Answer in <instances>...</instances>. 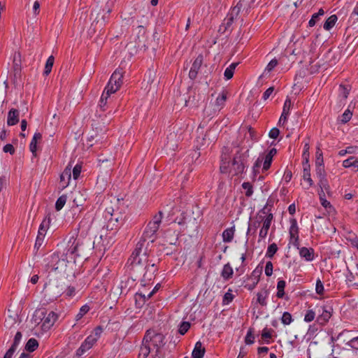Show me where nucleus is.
Instances as JSON below:
<instances>
[{
  "mask_svg": "<svg viewBox=\"0 0 358 358\" xmlns=\"http://www.w3.org/2000/svg\"><path fill=\"white\" fill-rule=\"evenodd\" d=\"M163 213L159 211L155 215L147 226L139 241L136 245L131 255L129 258L131 270L136 277L142 276V282L145 285L147 281L152 280L158 267L155 262L148 259L150 250L149 246L157 238V232L161 225Z\"/></svg>",
  "mask_w": 358,
  "mask_h": 358,
  "instance_id": "nucleus-1",
  "label": "nucleus"
},
{
  "mask_svg": "<svg viewBox=\"0 0 358 358\" xmlns=\"http://www.w3.org/2000/svg\"><path fill=\"white\" fill-rule=\"evenodd\" d=\"M58 319V315L54 311L47 312L44 308L36 309L32 315L31 322L36 327L41 329V334H45L49 331ZM35 334H39L36 330Z\"/></svg>",
  "mask_w": 358,
  "mask_h": 358,
  "instance_id": "nucleus-2",
  "label": "nucleus"
},
{
  "mask_svg": "<svg viewBox=\"0 0 358 358\" xmlns=\"http://www.w3.org/2000/svg\"><path fill=\"white\" fill-rule=\"evenodd\" d=\"M123 71L122 69H116L106 86L99 101V106L102 110H105V106L107 103V99L112 94L115 93L122 84Z\"/></svg>",
  "mask_w": 358,
  "mask_h": 358,
  "instance_id": "nucleus-3",
  "label": "nucleus"
},
{
  "mask_svg": "<svg viewBox=\"0 0 358 358\" xmlns=\"http://www.w3.org/2000/svg\"><path fill=\"white\" fill-rule=\"evenodd\" d=\"M248 150L245 153H241L237 152L233 159L231 166L229 169V162H224L222 159V164L220 165V171L222 173L229 172L233 176H238L242 174L246 167L247 159L248 157Z\"/></svg>",
  "mask_w": 358,
  "mask_h": 358,
  "instance_id": "nucleus-4",
  "label": "nucleus"
},
{
  "mask_svg": "<svg viewBox=\"0 0 358 358\" xmlns=\"http://www.w3.org/2000/svg\"><path fill=\"white\" fill-rule=\"evenodd\" d=\"M164 344V337H143L139 358H146L150 353H155L157 355Z\"/></svg>",
  "mask_w": 358,
  "mask_h": 358,
  "instance_id": "nucleus-5",
  "label": "nucleus"
},
{
  "mask_svg": "<svg viewBox=\"0 0 358 358\" xmlns=\"http://www.w3.org/2000/svg\"><path fill=\"white\" fill-rule=\"evenodd\" d=\"M103 217L106 222V229L108 231L117 229L124 221V215L115 209L113 205L106 207L103 212Z\"/></svg>",
  "mask_w": 358,
  "mask_h": 358,
  "instance_id": "nucleus-6",
  "label": "nucleus"
},
{
  "mask_svg": "<svg viewBox=\"0 0 358 358\" xmlns=\"http://www.w3.org/2000/svg\"><path fill=\"white\" fill-rule=\"evenodd\" d=\"M81 247L82 241L80 238L74 236H70L63 252V260L68 262L75 261L76 257L80 256Z\"/></svg>",
  "mask_w": 358,
  "mask_h": 358,
  "instance_id": "nucleus-7",
  "label": "nucleus"
},
{
  "mask_svg": "<svg viewBox=\"0 0 358 358\" xmlns=\"http://www.w3.org/2000/svg\"><path fill=\"white\" fill-rule=\"evenodd\" d=\"M128 266L129 267V269H131L130 264L129 263V261L127 262ZM131 272L132 278H130L129 277H125L123 280H121L120 282V285H118L117 288L120 289V294L126 295L129 289L131 288L134 284V281L136 280L137 278H140L141 280V284L143 287H145L146 285H149L150 284V281H147L145 282V285H143L142 282V276L141 277H136L134 275V273L131 270H130Z\"/></svg>",
  "mask_w": 358,
  "mask_h": 358,
  "instance_id": "nucleus-8",
  "label": "nucleus"
},
{
  "mask_svg": "<svg viewBox=\"0 0 358 358\" xmlns=\"http://www.w3.org/2000/svg\"><path fill=\"white\" fill-rule=\"evenodd\" d=\"M259 213L266 215L265 218H262L263 222L262 227L261 228L259 234V238L264 239L266 237L268 230L270 229L271 222L273 219V213H271V209L268 208V205H266L260 211Z\"/></svg>",
  "mask_w": 358,
  "mask_h": 358,
  "instance_id": "nucleus-9",
  "label": "nucleus"
},
{
  "mask_svg": "<svg viewBox=\"0 0 358 358\" xmlns=\"http://www.w3.org/2000/svg\"><path fill=\"white\" fill-rule=\"evenodd\" d=\"M290 227L289 229V241L292 245L299 249V236L297 221L295 218L289 220Z\"/></svg>",
  "mask_w": 358,
  "mask_h": 358,
  "instance_id": "nucleus-10",
  "label": "nucleus"
},
{
  "mask_svg": "<svg viewBox=\"0 0 358 358\" xmlns=\"http://www.w3.org/2000/svg\"><path fill=\"white\" fill-rule=\"evenodd\" d=\"M262 268H256L248 278V282L245 285L248 290H252L259 281Z\"/></svg>",
  "mask_w": 358,
  "mask_h": 358,
  "instance_id": "nucleus-11",
  "label": "nucleus"
},
{
  "mask_svg": "<svg viewBox=\"0 0 358 358\" xmlns=\"http://www.w3.org/2000/svg\"><path fill=\"white\" fill-rule=\"evenodd\" d=\"M96 342V339L94 337H87L76 351V355L78 357L83 355L87 350L92 348Z\"/></svg>",
  "mask_w": 358,
  "mask_h": 358,
  "instance_id": "nucleus-12",
  "label": "nucleus"
},
{
  "mask_svg": "<svg viewBox=\"0 0 358 358\" xmlns=\"http://www.w3.org/2000/svg\"><path fill=\"white\" fill-rule=\"evenodd\" d=\"M203 63V56L199 55L194 61L192 66L189 72V77L192 80H194L198 74L199 70L200 69Z\"/></svg>",
  "mask_w": 358,
  "mask_h": 358,
  "instance_id": "nucleus-13",
  "label": "nucleus"
},
{
  "mask_svg": "<svg viewBox=\"0 0 358 358\" xmlns=\"http://www.w3.org/2000/svg\"><path fill=\"white\" fill-rule=\"evenodd\" d=\"M292 106V102L290 99L287 98L283 105L282 112L278 121V124H284L286 122L287 117L289 114V110Z\"/></svg>",
  "mask_w": 358,
  "mask_h": 358,
  "instance_id": "nucleus-14",
  "label": "nucleus"
},
{
  "mask_svg": "<svg viewBox=\"0 0 358 358\" xmlns=\"http://www.w3.org/2000/svg\"><path fill=\"white\" fill-rule=\"evenodd\" d=\"M20 111L15 108H11L8 113L7 124L13 126L19 122Z\"/></svg>",
  "mask_w": 358,
  "mask_h": 358,
  "instance_id": "nucleus-15",
  "label": "nucleus"
},
{
  "mask_svg": "<svg viewBox=\"0 0 358 358\" xmlns=\"http://www.w3.org/2000/svg\"><path fill=\"white\" fill-rule=\"evenodd\" d=\"M50 222H51L50 216V215H48L45 217V218L43 220L42 222L41 223L39 228H38L37 236H40L41 237L45 238L46 232L50 227Z\"/></svg>",
  "mask_w": 358,
  "mask_h": 358,
  "instance_id": "nucleus-16",
  "label": "nucleus"
},
{
  "mask_svg": "<svg viewBox=\"0 0 358 358\" xmlns=\"http://www.w3.org/2000/svg\"><path fill=\"white\" fill-rule=\"evenodd\" d=\"M206 352L205 348L200 341L196 343L192 353V358H203Z\"/></svg>",
  "mask_w": 358,
  "mask_h": 358,
  "instance_id": "nucleus-17",
  "label": "nucleus"
},
{
  "mask_svg": "<svg viewBox=\"0 0 358 358\" xmlns=\"http://www.w3.org/2000/svg\"><path fill=\"white\" fill-rule=\"evenodd\" d=\"M299 255L301 257L308 262H310L314 259V250L311 248L302 247L299 249Z\"/></svg>",
  "mask_w": 358,
  "mask_h": 358,
  "instance_id": "nucleus-18",
  "label": "nucleus"
},
{
  "mask_svg": "<svg viewBox=\"0 0 358 358\" xmlns=\"http://www.w3.org/2000/svg\"><path fill=\"white\" fill-rule=\"evenodd\" d=\"M318 179V185L320 187L318 193H327V194H330V186L329 185L327 176L319 178Z\"/></svg>",
  "mask_w": 358,
  "mask_h": 358,
  "instance_id": "nucleus-19",
  "label": "nucleus"
},
{
  "mask_svg": "<svg viewBox=\"0 0 358 358\" xmlns=\"http://www.w3.org/2000/svg\"><path fill=\"white\" fill-rule=\"evenodd\" d=\"M42 139V134L39 132H36L31 139L29 145V149L32 155L36 157L37 151V142Z\"/></svg>",
  "mask_w": 358,
  "mask_h": 358,
  "instance_id": "nucleus-20",
  "label": "nucleus"
},
{
  "mask_svg": "<svg viewBox=\"0 0 358 358\" xmlns=\"http://www.w3.org/2000/svg\"><path fill=\"white\" fill-rule=\"evenodd\" d=\"M227 99V92H222L219 94L215 102V110H220L224 106Z\"/></svg>",
  "mask_w": 358,
  "mask_h": 358,
  "instance_id": "nucleus-21",
  "label": "nucleus"
},
{
  "mask_svg": "<svg viewBox=\"0 0 358 358\" xmlns=\"http://www.w3.org/2000/svg\"><path fill=\"white\" fill-rule=\"evenodd\" d=\"M233 274L234 270L231 266L230 264L227 263L224 264L221 272V276L222 277V278L225 281L229 280L233 277Z\"/></svg>",
  "mask_w": 358,
  "mask_h": 358,
  "instance_id": "nucleus-22",
  "label": "nucleus"
},
{
  "mask_svg": "<svg viewBox=\"0 0 358 358\" xmlns=\"http://www.w3.org/2000/svg\"><path fill=\"white\" fill-rule=\"evenodd\" d=\"M235 234V226L226 229L222 232V241L224 243H230L232 241Z\"/></svg>",
  "mask_w": 358,
  "mask_h": 358,
  "instance_id": "nucleus-23",
  "label": "nucleus"
},
{
  "mask_svg": "<svg viewBox=\"0 0 358 358\" xmlns=\"http://www.w3.org/2000/svg\"><path fill=\"white\" fill-rule=\"evenodd\" d=\"M303 178L304 180L307 181L308 183V187L306 189H308L310 187L313 185V180L311 178L310 176V166L309 164H303Z\"/></svg>",
  "mask_w": 358,
  "mask_h": 358,
  "instance_id": "nucleus-24",
  "label": "nucleus"
},
{
  "mask_svg": "<svg viewBox=\"0 0 358 358\" xmlns=\"http://www.w3.org/2000/svg\"><path fill=\"white\" fill-rule=\"evenodd\" d=\"M21 337H15L14 341L10 346V348L8 350V351L4 355L3 358H12L13 354L17 350V347L20 343Z\"/></svg>",
  "mask_w": 358,
  "mask_h": 358,
  "instance_id": "nucleus-25",
  "label": "nucleus"
},
{
  "mask_svg": "<svg viewBox=\"0 0 358 358\" xmlns=\"http://www.w3.org/2000/svg\"><path fill=\"white\" fill-rule=\"evenodd\" d=\"M71 176V168L66 167L60 176V180L64 182L62 187L64 188L69 185Z\"/></svg>",
  "mask_w": 358,
  "mask_h": 358,
  "instance_id": "nucleus-26",
  "label": "nucleus"
},
{
  "mask_svg": "<svg viewBox=\"0 0 358 358\" xmlns=\"http://www.w3.org/2000/svg\"><path fill=\"white\" fill-rule=\"evenodd\" d=\"M4 326L6 328H8L10 329H13L15 331V336H22V334L20 331H19L17 330V326H18V324H17V322L15 321L14 319L10 317L9 319L6 320L5 321V324H4Z\"/></svg>",
  "mask_w": 358,
  "mask_h": 358,
  "instance_id": "nucleus-27",
  "label": "nucleus"
},
{
  "mask_svg": "<svg viewBox=\"0 0 358 358\" xmlns=\"http://www.w3.org/2000/svg\"><path fill=\"white\" fill-rule=\"evenodd\" d=\"M337 20L338 17L336 15H331L327 19L326 22H324L323 26L324 29L327 31H329L334 27Z\"/></svg>",
  "mask_w": 358,
  "mask_h": 358,
  "instance_id": "nucleus-28",
  "label": "nucleus"
},
{
  "mask_svg": "<svg viewBox=\"0 0 358 358\" xmlns=\"http://www.w3.org/2000/svg\"><path fill=\"white\" fill-rule=\"evenodd\" d=\"M238 63H231L224 71V76L226 80L232 78L234 71L238 66Z\"/></svg>",
  "mask_w": 358,
  "mask_h": 358,
  "instance_id": "nucleus-29",
  "label": "nucleus"
},
{
  "mask_svg": "<svg viewBox=\"0 0 358 358\" xmlns=\"http://www.w3.org/2000/svg\"><path fill=\"white\" fill-rule=\"evenodd\" d=\"M38 347V342L34 338H30L25 345V350L29 352L35 351Z\"/></svg>",
  "mask_w": 358,
  "mask_h": 358,
  "instance_id": "nucleus-30",
  "label": "nucleus"
},
{
  "mask_svg": "<svg viewBox=\"0 0 358 358\" xmlns=\"http://www.w3.org/2000/svg\"><path fill=\"white\" fill-rule=\"evenodd\" d=\"M324 14V11L322 8H320L319 11L316 13H314L310 20L308 22L309 27H313L315 24L320 20V17Z\"/></svg>",
  "mask_w": 358,
  "mask_h": 358,
  "instance_id": "nucleus-31",
  "label": "nucleus"
},
{
  "mask_svg": "<svg viewBox=\"0 0 358 358\" xmlns=\"http://www.w3.org/2000/svg\"><path fill=\"white\" fill-rule=\"evenodd\" d=\"M90 310V307L87 304L83 305L79 310V312L75 317V320L78 322L85 315H86Z\"/></svg>",
  "mask_w": 358,
  "mask_h": 358,
  "instance_id": "nucleus-32",
  "label": "nucleus"
},
{
  "mask_svg": "<svg viewBox=\"0 0 358 358\" xmlns=\"http://www.w3.org/2000/svg\"><path fill=\"white\" fill-rule=\"evenodd\" d=\"M285 285H286V282L285 280H278V283H277V289H278V292H277V297L281 299L285 295Z\"/></svg>",
  "mask_w": 358,
  "mask_h": 358,
  "instance_id": "nucleus-33",
  "label": "nucleus"
},
{
  "mask_svg": "<svg viewBox=\"0 0 358 358\" xmlns=\"http://www.w3.org/2000/svg\"><path fill=\"white\" fill-rule=\"evenodd\" d=\"M54 62H55V58L52 55L50 56L48 58L46 63H45V70L43 72V73L45 76H48L51 72L52 68L54 64Z\"/></svg>",
  "mask_w": 358,
  "mask_h": 358,
  "instance_id": "nucleus-34",
  "label": "nucleus"
},
{
  "mask_svg": "<svg viewBox=\"0 0 358 358\" xmlns=\"http://www.w3.org/2000/svg\"><path fill=\"white\" fill-rule=\"evenodd\" d=\"M241 10V7L238 6V5L234 7L230 12L227 15V17L229 20H231V22H234V19L237 17Z\"/></svg>",
  "mask_w": 358,
  "mask_h": 358,
  "instance_id": "nucleus-35",
  "label": "nucleus"
},
{
  "mask_svg": "<svg viewBox=\"0 0 358 358\" xmlns=\"http://www.w3.org/2000/svg\"><path fill=\"white\" fill-rule=\"evenodd\" d=\"M309 149H310L309 143H306L303 146V152L302 154L303 164H309V156H310Z\"/></svg>",
  "mask_w": 358,
  "mask_h": 358,
  "instance_id": "nucleus-36",
  "label": "nucleus"
},
{
  "mask_svg": "<svg viewBox=\"0 0 358 358\" xmlns=\"http://www.w3.org/2000/svg\"><path fill=\"white\" fill-rule=\"evenodd\" d=\"M67 201V196L65 195V194H63L62 196H60L56 203H55V209L59 211L65 205L66 202Z\"/></svg>",
  "mask_w": 358,
  "mask_h": 358,
  "instance_id": "nucleus-37",
  "label": "nucleus"
},
{
  "mask_svg": "<svg viewBox=\"0 0 358 358\" xmlns=\"http://www.w3.org/2000/svg\"><path fill=\"white\" fill-rule=\"evenodd\" d=\"M234 298V295L232 294V290L229 289L228 292H226L222 299V304L228 305L231 303Z\"/></svg>",
  "mask_w": 358,
  "mask_h": 358,
  "instance_id": "nucleus-38",
  "label": "nucleus"
},
{
  "mask_svg": "<svg viewBox=\"0 0 358 358\" xmlns=\"http://www.w3.org/2000/svg\"><path fill=\"white\" fill-rule=\"evenodd\" d=\"M278 251V246L275 243H272L268 245L266 251V256L268 258H272Z\"/></svg>",
  "mask_w": 358,
  "mask_h": 358,
  "instance_id": "nucleus-39",
  "label": "nucleus"
},
{
  "mask_svg": "<svg viewBox=\"0 0 358 358\" xmlns=\"http://www.w3.org/2000/svg\"><path fill=\"white\" fill-rule=\"evenodd\" d=\"M242 187L245 190V196L250 197L253 194V187L249 182H245L242 184Z\"/></svg>",
  "mask_w": 358,
  "mask_h": 358,
  "instance_id": "nucleus-40",
  "label": "nucleus"
},
{
  "mask_svg": "<svg viewBox=\"0 0 358 358\" xmlns=\"http://www.w3.org/2000/svg\"><path fill=\"white\" fill-rule=\"evenodd\" d=\"M119 327H120V324L118 322H113V323L108 322L107 324L103 325L104 334H110L112 332V330L113 329V327L117 329V328H119Z\"/></svg>",
  "mask_w": 358,
  "mask_h": 358,
  "instance_id": "nucleus-41",
  "label": "nucleus"
},
{
  "mask_svg": "<svg viewBox=\"0 0 358 358\" xmlns=\"http://www.w3.org/2000/svg\"><path fill=\"white\" fill-rule=\"evenodd\" d=\"M257 296V301L260 305L263 306L266 305V299L267 297V293L266 291L263 292H258Z\"/></svg>",
  "mask_w": 358,
  "mask_h": 358,
  "instance_id": "nucleus-42",
  "label": "nucleus"
},
{
  "mask_svg": "<svg viewBox=\"0 0 358 358\" xmlns=\"http://www.w3.org/2000/svg\"><path fill=\"white\" fill-rule=\"evenodd\" d=\"M190 328V323L189 322H182L180 323L178 328V333L181 335H184L187 332Z\"/></svg>",
  "mask_w": 358,
  "mask_h": 358,
  "instance_id": "nucleus-43",
  "label": "nucleus"
},
{
  "mask_svg": "<svg viewBox=\"0 0 358 358\" xmlns=\"http://www.w3.org/2000/svg\"><path fill=\"white\" fill-rule=\"evenodd\" d=\"M315 173L317 178L327 176L324 164L315 165Z\"/></svg>",
  "mask_w": 358,
  "mask_h": 358,
  "instance_id": "nucleus-44",
  "label": "nucleus"
},
{
  "mask_svg": "<svg viewBox=\"0 0 358 358\" xmlns=\"http://www.w3.org/2000/svg\"><path fill=\"white\" fill-rule=\"evenodd\" d=\"M352 113L349 109H347L341 115L340 121L343 124L347 123L352 118Z\"/></svg>",
  "mask_w": 358,
  "mask_h": 358,
  "instance_id": "nucleus-45",
  "label": "nucleus"
},
{
  "mask_svg": "<svg viewBox=\"0 0 358 358\" xmlns=\"http://www.w3.org/2000/svg\"><path fill=\"white\" fill-rule=\"evenodd\" d=\"M266 216H262L259 214V220L257 221L254 222L252 224H250L247 231V234H248L252 228L255 231L259 226L260 223L262 222V218H265Z\"/></svg>",
  "mask_w": 358,
  "mask_h": 358,
  "instance_id": "nucleus-46",
  "label": "nucleus"
},
{
  "mask_svg": "<svg viewBox=\"0 0 358 358\" xmlns=\"http://www.w3.org/2000/svg\"><path fill=\"white\" fill-rule=\"evenodd\" d=\"M262 158L264 161L262 170L266 171L270 168L273 158L267 155H265V157Z\"/></svg>",
  "mask_w": 358,
  "mask_h": 358,
  "instance_id": "nucleus-47",
  "label": "nucleus"
},
{
  "mask_svg": "<svg viewBox=\"0 0 358 358\" xmlns=\"http://www.w3.org/2000/svg\"><path fill=\"white\" fill-rule=\"evenodd\" d=\"M347 240L350 243L351 245L358 250V237L355 234H350Z\"/></svg>",
  "mask_w": 358,
  "mask_h": 358,
  "instance_id": "nucleus-48",
  "label": "nucleus"
},
{
  "mask_svg": "<svg viewBox=\"0 0 358 358\" xmlns=\"http://www.w3.org/2000/svg\"><path fill=\"white\" fill-rule=\"evenodd\" d=\"M281 320L284 324H289L292 321V315L288 312H285L282 314Z\"/></svg>",
  "mask_w": 358,
  "mask_h": 358,
  "instance_id": "nucleus-49",
  "label": "nucleus"
},
{
  "mask_svg": "<svg viewBox=\"0 0 358 358\" xmlns=\"http://www.w3.org/2000/svg\"><path fill=\"white\" fill-rule=\"evenodd\" d=\"M320 196V203L323 207L325 208H329L331 206L329 201H328L325 199V193H318Z\"/></svg>",
  "mask_w": 358,
  "mask_h": 358,
  "instance_id": "nucleus-50",
  "label": "nucleus"
},
{
  "mask_svg": "<svg viewBox=\"0 0 358 358\" xmlns=\"http://www.w3.org/2000/svg\"><path fill=\"white\" fill-rule=\"evenodd\" d=\"M315 312L313 310H308L304 317V320L307 322H312L315 319Z\"/></svg>",
  "mask_w": 358,
  "mask_h": 358,
  "instance_id": "nucleus-51",
  "label": "nucleus"
},
{
  "mask_svg": "<svg viewBox=\"0 0 358 358\" xmlns=\"http://www.w3.org/2000/svg\"><path fill=\"white\" fill-rule=\"evenodd\" d=\"M324 289L323 283L322 282V281L320 279H318L316 282V287H315L316 293L320 295H322L324 293Z\"/></svg>",
  "mask_w": 358,
  "mask_h": 358,
  "instance_id": "nucleus-52",
  "label": "nucleus"
},
{
  "mask_svg": "<svg viewBox=\"0 0 358 358\" xmlns=\"http://www.w3.org/2000/svg\"><path fill=\"white\" fill-rule=\"evenodd\" d=\"M322 164H324L322 152L318 148L316 152L315 165H322Z\"/></svg>",
  "mask_w": 358,
  "mask_h": 358,
  "instance_id": "nucleus-53",
  "label": "nucleus"
},
{
  "mask_svg": "<svg viewBox=\"0 0 358 358\" xmlns=\"http://www.w3.org/2000/svg\"><path fill=\"white\" fill-rule=\"evenodd\" d=\"M136 300H138V299H142L143 302L145 303L150 298L148 297V293H145L143 291L141 290L136 293Z\"/></svg>",
  "mask_w": 358,
  "mask_h": 358,
  "instance_id": "nucleus-54",
  "label": "nucleus"
},
{
  "mask_svg": "<svg viewBox=\"0 0 358 358\" xmlns=\"http://www.w3.org/2000/svg\"><path fill=\"white\" fill-rule=\"evenodd\" d=\"M278 60L276 59H271L266 67V71L271 72L278 65Z\"/></svg>",
  "mask_w": 358,
  "mask_h": 358,
  "instance_id": "nucleus-55",
  "label": "nucleus"
},
{
  "mask_svg": "<svg viewBox=\"0 0 358 358\" xmlns=\"http://www.w3.org/2000/svg\"><path fill=\"white\" fill-rule=\"evenodd\" d=\"M82 166L80 164H76L73 169V177L75 180H76L81 172Z\"/></svg>",
  "mask_w": 358,
  "mask_h": 358,
  "instance_id": "nucleus-56",
  "label": "nucleus"
},
{
  "mask_svg": "<svg viewBox=\"0 0 358 358\" xmlns=\"http://www.w3.org/2000/svg\"><path fill=\"white\" fill-rule=\"evenodd\" d=\"M273 264L271 262H267L265 266V274L266 276H271L273 273Z\"/></svg>",
  "mask_w": 358,
  "mask_h": 358,
  "instance_id": "nucleus-57",
  "label": "nucleus"
},
{
  "mask_svg": "<svg viewBox=\"0 0 358 358\" xmlns=\"http://www.w3.org/2000/svg\"><path fill=\"white\" fill-rule=\"evenodd\" d=\"M331 315L329 310H324L322 315L320 316V320L327 322L330 319Z\"/></svg>",
  "mask_w": 358,
  "mask_h": 358,
  "instance_id": "nucleus-58",
  "label": "nucleus"
},
{
  "mask_svg": "<svg viewBox=\"0 0 358 358\" xmlns=\"http://www.w3.org/2000/svg\"><path fill=\"white\" fill-rule=\"evenodd\" d=\"M355 157H349L348 159L344 160L343 162V166L345 167V168H350V167H352L353 166V162L355 161Z\"/></svg>",
  "mask_w": 358,
  "mask_h": 358,
  "instance_id": "nucleus-59",
  "label": "nucleus"
},
{
  "mask_svg": "<svg viewBox=\"0 0 358 358\" xmlns=\"http://www.w3.org/2000/svg\"><path fill=\"white\" fill-rule=\"evenodd\" d=\"M279 129L276 127H274L270 130L268 136L271 138L275 139L279 136Z\"/></svg>",
  "mask_w": 358,
  "mask_h": 358,
  "instance_id": "nucleus-60",
  "label": "nucleus"
},
{
  "mask_svg": "<svg viewBox=\"0 0 358 358\" xmlns=\"http://www.w3.org/2000/svg\"><path fill=\"white\" fill-rule=\"evenodd\" d=\"M340 90H341V92H340V95L344 99H347L348 98V96L349 94V90H348L347 87H345V86L343 85H340Z\"/></svg>",
  "mask_w": 358,
  "mask_h": 358,
  "instance_id": "nucleus-61",
  "label": "nucleus"
},
{
  "mask_svg": "<svg viewBox=\"0 0 358 358\" xmlns=\"http://www.w3.org/2000/svg\"><path fill=\"white\" fill-rule=\"evenodd\" d=\"M44 240H45V238L41 237L40 236H37L34 248L38 250L39 248L43 244Z\"/></svg>",
  "mask_w": 358,
  "mask_h": 358,
  "instance_id": "nucleus-62",
  "label": "nucleus"
},
{
  "mask_svg": "<svg viewBox=\"0 0 358 358\" xmlns=\"http://www.w3.org/2000/svg\"><path fill=\"white\" fill-rule=\"evenodd\" d=\"M3 151L5 152H9L10 155H13L15 153V148L12 144H6L3 148Z\"/></svg>",
  "mask_w": 358,
  "mask_h": 358,
  "instance_id": "nucleus-63",
  "label": "nucleus"
},
{
  "mask_svg": "<svg viewBox=\"0 0 358 358\" xmlns=\"http://www.w3.org/2000/svg\"><path fill=\"white\" fill-rule=\"evenodd\" d=\"M348 345L356 350H358V337H354L348 342Z\"/></svg>",
  "mask_w": 358,
  "mask_h": 358,
  "instance_id": "nucleus-64",
  "label": "nucleus"
}]
</instances>
